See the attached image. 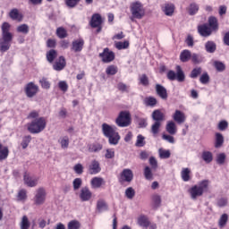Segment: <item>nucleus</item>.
Instances as JSON below:
<instances>
[{"label":"nucleus","mask_w":229,"mask_h":229,"mask_svg":"<svg viewBox=\"0 0 229 229\" xmlns=\"http://www.w3.org/2000/svg\"><path fill=\"white\" fill-rule=\"evenodd\" d=\"M12 25L8 22H4L1 26L2 38H0V52L6 53L12 47V41L13 40V34L10 32Z\"/></svg>","instance_id":"nucleus-1"},{"label":"nucleus","mask_w":229,"mask_h":229,"mask_svg":"<svg viewBox=\"0 0 229 229\" xmlns=\"http://www.w3.org/2000/svg\"><path fill=\"white\" fill-rule=\"evenodd\" d=\"M102 133L108 139V142L112 146H117V144H119L121 136L119 135V132H117V127H115V125L103 123Z\"/></svg>","instance_id":"nucleus-2"},{"label":"nucleus","mask_w":229,"mask_h":229,"mask_svg":"<svg viewBox=\"0 0 229 229\" xmlns=\"http://www.w3.org/2000/svg\"><path fill=\"white\" fill-rule=\"evenodd\" d=\"M210 185V181L203 180L198 182V184L193 185L189 189V194L191 199H198L200 198L205 192L208 191V187Z\"/></svg>","instance_id":"nucleus-3"},{"label":"nucleus","mask_w":229,"mask_h":229,"mask_svg":"<svg viewBox=\"0 0 229 229\" xmlns=\"http://www.w3.org/2000/svg\"><path fill=\"white\" fill-rule=\"evenodd\" d=\"M131 21H135V19H143L144 15H146V9L144 8V4L142 3L137 1L131 4Z\"/></svg>","instance_id":"nucleus-4"},{"label":"nucleus","mask_w":229,"mask_h":229,"mask_svg":"<svg viewBox=\"0 0 229 229\" xmlns=\"http://www.w3.org/2000/svg\"><path fill=\"white\" fill-rule=\"evenodd\" d=\"M46 118L39 117L35 119L30 123L27 124V129L30 133H40V131H44L46 130Z\"/></svg>","instance_id":"nucleus-5"},{"label":"nucleus","mask_w":229,"mask_h":229,"mask_svg":"<svg viewBox=\"0 0 229 229\" xmlns=\"http://www.w3.org/2000/svg\"><path fill=\"white\" fill-rule=\"evenodd\" d=\"M47 198V191L46 188L39 187L36 190L35 195L33 198L34 205L40 206L46 203V199Z\"/></svg>","instance_id":"nucleus-6"},{"label":"nucleus","mask_w":229,"mask_h":229,"mask_svg":"<svg viewBox=\"0 0 229 229\" xmlns=\"http://www.w3.org/2000/svg\"><path fill=\"white\" fill-rule=\"evenodd\" d=\"M117 126L120 128H126L129 124H131V116L130 112L122 111L115 121Z\"/></svg>","instance_id":"nucleus-7"},{"label":"nucleus","mask_w":229,"mask_h":229,"mask_svg":"<svg viewBox=\"0 0 229 229\" xmlns=\"http://www.w3.org/2000/svg\"><path fill=\"white\" fill-rule=\"evenodd\" d=\"M167 78H168V80H170V81H174V80H177V81H184L185 74L183 73L182 67L180 65H177L176 66V73L174 71L170 70L167 72Z\"/></svg>","instance_id":"nucleus-8"},{"label":"nucleus","mask_w":229,"mask_h":229,"mask_svg":"<svg viewBox=\"0 0 229 229\" xmlns=\"http://www.w3.org/2000/svg\"><path fill=\"white\" fill-rule=\"evenodd\" d=\"M38 92H40V88L33 81L28 82L24 86V93L30 98H35V96H37Z\"/></svg>","instance_id":"nucleus-9"},{"label":"nucleus","mask_w":229,"mask_h":229,"mask_svg":"<svg viewBox=\"0 0 229 229\" xmlns=\"http://www.w3.org/2000/svg\"><path fill=\"white\" fill-rule=\"evenodd\" d=\"M38 177L31 175L29 173H25L23 175V183L27 187H37L38 185Z\"/></svg>","instance_id":"nucleus-10"},{"label":"nucleus","mask_w":229,"mask_h":229,"mask_svg":"<svg viewBox=\"0 0 229 229\" xmlns=\"http://www.w3.org/2000/svg\"><path fill=\"white\" fill-rule=\"evenodd\" d=\"M99 56L105 64L114 62V59L115 58L114 52L110 51L108 48H105L103 53L99 54Z\"/></svg>","instance_id":"nucleus-11"},{"label":"nucleus","mask_w":229,"mask_h":229,"mask_svg":"<svg viewBox=\"0 0 229 229\" xmlns=\"http://www.w3.org/2000/svg\"><path fill=\"white\" fill-rule=\"evenodd\" d=\"M83 46H85V40L83 38H78L72 41L71 51L73 53H81L83 51Z\"/></svg>","instance_id":"nucleus-12"},{"label":"nucleus","mask_w":229,"mask_h":229,"mask_svg":"<svg viewBox=\"0 0 229 229\" xmlns=\"http://www.w3.org/2000/svg\"><path fill=\"white\" fill-rule=\"evenodd\" d=\"M79 198L81 201H90L92 199V191L89 187H83L81 189Z\"/></svg>","instance_id":"nucleus-13"},{"label":"nucleus","mask_w":229,"mask_h":229,"mask_svg":"<svg viewBox=\"0 0 229 229\" xmlns=\"http://www.w3.org/2000/svg\"><path fill=\"white\" fill-rule=\"evenodd\" d=\"M133 180V172L130 168L123 169L120 175V182L130 183Z\"/></svg>","instance_id":"nucleus-14"},{"label":"nucleus","mask_w":229,"mask_h":229,"mask_svg":"<svg viewBox=\"0 0 229 229\" xmlns=\"http://www.w3.org/2000/svg\"><path fill=\"white\" fill-rule=\"evenodd\" d=\"M91 28H99L103 24V18L101 14L95 13L92 15L91 20L89 21Z\"/></svg>","instance_id":"nucleus-15"},{"label":"nucleus","mask_w":229,"mask_h":229,"mask_svg":"<svg viewBox=\"0 0 229 229\" xmlns=\"http://www.w3.org/2000/svg\"><path fill=\"white\" fill-rule=\"evenodd\" d=\"M106 182L102 177H93L90 181V185L92 189H101Z\"/></svg>","instance_id":"nucleus-16"},{"label":"nucleus","mask_w":229,"mask_h":229,"mask_svg":"<svg viewBox=\"0 0 229 229\" xmlns=\"http://www.w3.org/2000/svg\"><path fill=\"white\" fill-rule=\"evenodd\" d=\"M173 119L178 124H182L187 119V116H185V113L175 110L174 114H173Z\"/></svg>","instance_id":"nucleus-17"},{"label":"nucleus","mask_w":229,"mask_h":229,"mask_svg":"<svg viewBox=\"0 0 229 229\" xmlns=\"http://www.w3.org/2000/svg\"><path fill=\"white\" fill-rule=\"evenodd\" d=\"M162 12H164L165 15H167V17L173 16V13H174V4L166 3L164 4L161 6Z\"/></svg>","instance_id":"nucleus-18"},{"label":"nucleus","mask_w":229,"mask_h":229,"mask_svg":"<svg viewBox=\"0 0 229 229\" xmlns=\"http://www.w3.org/2000/svg\"><path fill=\"white\" fill-rule=\"evenodd\" d=\"M198 31L201 37H210L212 35V30L210 27L208 25H200L198 28Z\"/></svg>","instance_id":"nucleus-19"},{"label":"nucleus","mask_w":229,"mask_h":229,"mask_svg":"<svg viewBox=\"0 0 229 229\" xmlns=\"http://www.w3.org/2000/svg\"><path fill=\"white\" fill-rule=\"evenodd\" d=\"M89 173L90 174H98V173H101V166L99 165V161H91V164L89 165Z\"/></svg>","instance_id":"nucleus-20"},{"label":"nucleus","mask_w":229,"mask_h":229,"mask_svg":"<svg viewBox=\"0 0 229 229\" xmlns=\"http://www.w3.org/2000/svg\"><path fill=\"white\" fill-rule=\"evenodd\" d=\"M156 92L161 99H167V89L164 88V86L160 84L156 85Z\"/></svg>","instance_id":"nucleus-21"},{"label":"nucleus","mask_w":229,"mask_h":229,"mask_svg":"<svg viewBox=\"0 0 229 229\" xmlns=\"http://www.w3.org/2000/svg\"><path fill=\"white\" fill-rule=\"evenodd\" d=\"M97 210L99 213L106 212V210H108V204H106L105 199H100L97 201Z\"/></svg>","instance_id":"nucleus-22"},{"label":"nucleus","mask_w":229,"mask_h":229,"mask_svg":"<svg viewBox=\"0 0 229 229\" xmlns=\"http://www.w3.org/2000/svg\"><path fill=\"white\" fill-rule=\"evenodd\" d=\"M192 172L190 170V168H182L181 171V178L183 182H191Z\"/></svg>","instance_id":"nucleus-23"},{"label":"nucleus","mask_w":229,"mask_h":229,"mask_svg":"<svg viewBox=\"0 0 229 229\" xmlns=\"http://www.w3.org/2000/svg\"><path fill=\"white\" fill-rule=\"evenodd\" d=\"M66 63L64 56L59 57V59L55 63L54 69L55 71H63L65 68Z\"/></svg>","instance_id":"nucleus-24"},{"label":"nucleus","mask_w":229,"mask_h":229,"mask_svg":"<svg viewBox=\"0 0 229 229\" xmlns=\"http://www.w3.org/2000/svg\"><path fill=\"white\" fill-rule=\"evenodd\" d=\"M152 199V206L154 208H158L160 205H162V196L157 193H155L151 197Z\"/></svg>","instance_id":"nucleus-25"},{"label":"nucleus","mask_w":229,"mask_h":229,"mask_svg":"<svg viewBox=\"0 0 229 229\" xmlns=\"http://www.w3.org/2000/svg\"><path fill=\"white\" fill-rule=\"evenodd\" d=\"M165 130L170 135H176V131H178L176 129V123L173 121L167 123Z\"/></svg>","instance_id":"nucleus-26"},{"label":"nucleus","mask_w":229,"mask_h":229,"mask_svg":"<svg viewBox=\"0 0 229 229\" xmlns=\"http://www.w3.org/2000/svg\"><path fill=\"white\" fill-rule=\"evenodd\" d=\"M9 16L11 17V19H13V21H18L19 22L22 21V14L19 13L18 9H13L10 12Z\"/></svg>","instance_id":"nucleus-27"},{"label":"nucleus","mask_w":229,"mask_h":229,"mask_svg":"<svg viewBox=\"0 0 229 229\" xmlns=\"http://www.w3.org/2000/svg\"><path fill=\"white\" fill-rule=\"evenodd\" d=\"M191 56H192V53H191L190 50L185 49V50H183V51L181 53V55H180V60H181V62H183V63L189 62V60L191 59Z\"/></svg>","instance_id":"nucleus-28"},{"label":"nucleus","mask_w":229,"mask_h":229,"mask_svg":"<svg viewBox=\"0 0 229 229\" xmlns=\"http://www.w3.org/2000/svg\"><path fill=\"white\" fill-rule=\"evenodd\" d=\"M30 226L31 223L30 222V219L27 216H23L20 222V229H30Z\"/></svg>","instance_id":"nucleus-29"},{"label":"nucleus","mask_w":229,"mask_h":229,"mask_svg":"<svg viewBox=\"0 0 229 229\" xmlns=\"http://www.w3.org/2000/svg\"><path fill=\"white\" fill-rule=\"evenodd\" d=\"M209 28H211L212 31H217L219 30V25L217 24V18L211 16L208 19Z\"/></svg>","instance_id":"nucleus-30"},{"label":"nucleus","mask_w":229,"mask_h":229,"mask_svg":"<svg viewBox=\"0 0 229 229\" xmlns=\"http://www.w3.org/2000/svg\"><path fill=\"white\" fill-rule=\"evenodd\" d=\"M9 153L10 150H8V147H4L0 143V161L6 160V158H8Z\"/></svg>","instance_id":"nucleus-31"},{"label":"nucleus","mask_w":229,"mask_h":229,"mask_svg":"<svg viewBox=\"0 0 229 229\" xmlns=\"http://www.w3.org/2000/svg\"><path fill=\"white\" fill-rule=\"evenodd\" d=\"M216 47H217V46L216 45V43L214 41H207L205 43V49H206L207 53H216Z\"/></svg>","instance_id":"nucleus-32"},{"label":"nucleus","mask_w":229,"mask_h":229,"mask_svg":"<svg viewBox=\"0 0 229 229\" xmlns=\"http://www.w3.org/2000/svg\"><path fill=\"white\" fill-rule=\"evenodd\" d=\"M152 119L156 121V123H160L164 121V113H162L160 110H155L152 113Z\"/></svg>","instance_id":"nucleus-33"},{"label":"nucleus","mask_w":229,"mask_h":229,"mask_svg":"<svg viewBox=\"0 0 229 229\" xmlns=\"http://www.w3.org/2000/svg\"><path fill=\"white\" fill-rule=\"evenodd\" d=\"M138 225L142 228H148V226H149V220L148 219V216H140L138 218Z\"/></svg>","instance_id":"nucleus-34"},{"label":"nucleus","mask_w":229,"mask_h":229,"mask_svg":"<svg viewBox=\"0 0 229 229\" xmlns=\"http://www.w3.org/2000/svg\"><path fill=\"white\" fill-rule=\"evenodd\" d=\"M202 160L206 162V164H210L212 160H214V156L212 155V152L210 151H203L202 152Z\"/></svg>","instance_id":"nucleus-35"},{"label":"nucleus","mask_w":229,"mask_h":229,"mask_svg":"<svg viewBox=\"0 0 229 229\" xmlns=\"http://www.w3.org/2000/svg\"><path fill=\"white\" fill-rule=\"evenodd\" d=\"M18 33H22V35H28L30 33V26L28 24H21L16 28Z\"/></svg>","instance_id":"nucleus-36"},{"label":"nucleus","mask_w":229,"mask_h":229,"mask_svg":"<svg viewBox=\"0 0 229 229\" xmlns=\"http://www.w3.org/2000/svg\"><path fill=\"white\" fill-rule=\"evenodd\" d=\"M199 11V5L196 3H192L188 7V13L190 15H196L198 12Z\"/></svg>","instance_id":"nucleus-37"},{"label":"nucleus","mask_w":229,"mask_h":229,"mask_svg":"<svg viewBox=\"0 0 229 229\" xmlns=\"http://www.w3.org/2000/svg\"><path fill=\"white\" fill-rule=\"evenodd\" d=\"M89 153H98L103 149V146L101 144H90L88 146Z\"/></svg>","instance_id":"nucleus-38"},{"label":"nucleus","mask_w":229,"mask_h":229,"mask_svg":"<svg viewBox=\"0 0 229 229\" xmlns=\"http://www.w3.org/2000/svg\"><path fill=\"white\" fill-rule=\"evenodd\" d=\"M135 146L137 148H144L146 146V138L142 134L137 136Z\"/></svg>","instance_id":"nucleus-39"},{"label":"nucleus","mask_w":229,"mask_h":229,"mask_svg":"<svg viewBox=\"0 0 229 229\" xmlns=\"http://www.w3.org/2000/svg\"><path fill=\"white\" fill-rule=\"evenodd\" d=\"M224 142H225V138L223 137V134L217 132L216 134L215 148H221Z\"/></svg>","instance_id":"nucleus-40"},{"label":"nucleus","mask_w":229,"mask_h":229,"mask_svg":"<svg viewBox=\"0 0 229 229\" xmlns=\"http://www.w3.org/2000/svg\"><path fill=\"white\" fill-rule=\"evenodd\" d=\"M157 98H153V97H147L144 99V105L146 106H155L157 105Z\"/></svg>","instance_id":"nucleus-41"},{"label":"nucleus","mask_w":229,"mask_h":229,"mask_svg":"<svg viewBox=\"0 0 229 229\" xmlns=\"http://www.w3.org/2000/svg\"><path fill=\"white\" fill-rule=\"evenodd\" d=\"M58 142L61 145L62 149H67V148H69V137H61Z\"/></svg>","instance_id":"nucleus-42"},{"label":"nucleus","mask_w":229,"mask_h":229,"mask_svg":"<svg viewBox=\"0 0 229 229\" xmlns=\"http://www.w3.org/2000/svg\"><path fill=\"white\" fill-rule=\"evenodd\" d=\"M56 56H58L56 50L52 49L47 53V62H49L50 64H53Z\"/></svg>","instance_id":"nucleus-43"},{"label":"nucleus","mask_w":229,"mask_h":229,"mask_svg":"<svg viewBox=\"0 0 229 229\" xmlns=\"http://www.w3.org/2000/svg\"><path fill=\"white\" fill-rule=\"evenodd\" d=\"M114 47H116V49H128V47H130V42L128 41H118L114 43Z\"/></svg>","instance_id":"nucleus-44"},{"label":"nucleus","mask_w":229,"mask_h":229,"mask_svg":"<svg viewBox=\"0 0 229 229\" xmlns=\"http://www.w3.org/2000/svg\"><path fill=\"white\" fill-rule=\"evenodd\" d=\"M227 223H228V215L227 214H223L220 216V219L218 220V226L220 228H225V226H226Z\"/></svg>","instance_id":"nucleus-45"},{"label":"nucleus","mask_w":229,"mask_h":229,"mask_svg":"<svg viewBox=\"0 0 229 229\" xmlns=\"http://www.w3.org/2000/svg\"><path fill=\"white\" fill-rule=\"evenodd\" d=\"M39 84L41 85V88L45 89L46 90H49V89H51V82H49V81L44 77L39 80Z\"/></svg>","instance_id":"nucleus-46"},{"label":"nucleus","mask_w":229,"mask_h":229,"mask_svg":"<svg viewBox=\"0 0 229 229\" xmlns=\"http://www.w3.org/2000/svg\"><path fill=\"white\" fill-rule=\"evenodd\" d=\"M26 198H28L26 190L22 189L18 191L17 200L18 201H26Z\"/></svg>","instance_id":"nucleus-47"},{"label":"nucleus","mask_w":229,"mask_h":229,"mask_svg":"<svg viewBox=\"0 0 229 229\" xmlns=\"http://www.w3.org/2000/svg\"><path fill=\"white\" fill-rule=\"evenodd\" d=\"M214 67L216 69V71H218V72H223V71L226 69V65H225L224 63L220 61H215Z\"/></svg>","instance_id":"nucleus-48"},{"label":"nucleus","mask_w":229,"mask_h":229,"mask_svg":"<svg viewBox=\"0 0 229 229\" xmlns=\"http://www.w3.org/2000/svg\"><path fill=\"white\" fill-rule=\"evenodd\" d=\"M81 224L78 220H72L68 223V229H80Z\"/></svg>","instance_id":"nucleus-49"},{"label":"nucleus","mask_w":229,"mask_h":229,"mask_svg":"<svg viewBox=\"0 0 229 229\" xmlns=\"http://www.w3.org/2000/svg\"><path fill=\"white\" fill-rule=\"evenodd\" d=\"M162 125V123L160 122H155L154 124L151 126V133H153V135H157L158 133V131H160V126Z\"/></svg>","instance_id":"nucleus-50"},{"label":"nucleus","mask_w":229,"mask_h":229,"mask_svg":"<svg viewBox=\"0 0 229 229\" xmlns=\"http://www.w3.org/2000/svg\"><path fill=\"white\" fill-rule=\"evenodd\" d=\"M191 60L193 64H201L203 62V56L199 54H191Z\"/></svg>","instance_id":"nucleus-51"},{"label":"nucleus","mask_w":229,"mask_h":229,"mask_svg":"<svg viewBox=\"0 0 229 229\" xmlns=\"http://www.w3.org/2000/svg\"><path fill=\"white\" fill-rule=\"evenodd\" d=\"M56 35L59 38H65V37H67V30H65L64 27H59L56 30Z\"/></svg>","instance_id":"nucleus-52"},{"label":"nucleus","mask_w":229,"mask_h":229,"mask_svg":"<svg viewBox=\"0 0 229 229\" xmlns=\"http://www.w3.org/2000/svg\"><path fill=\"white\" fill-rule=\"evenodd\" d=\"M106 74L109 76H114V74H117V66L115 65H110L106 70Z\"/></svg>","instance_id":"nucleus-53"},{"label":"nucleus","mask_w":229,"mask_h":229,"mask_svg":"<svg viewBox=\"0 0 229 229\" xmlns=\"http://www.w3.org/2000/svg\"><path fill=\"white\" fill-rule=\"evenodd\" d=\"M144 176L146 180H153V172L149 166H146L144 169Z\"/></svg>","instance_id":"nucleus-54"},{"label":"nucleus","mask_w":229,"mask_h":229,"mask_svg":"<svg viewBox=\"0 0 229 229\" xmlns=\"http://www.w3.org/2000/svg\"><path fill=\"white\" fill-rule=\"evenodd\" d=\"M125 196L128 198V199H133L135 197V190H133L131 187L127 188L125 191Z\"/></svg>","instance_id":"nucleus-55"},{"label":"nucleus","mask_w":229,"mask_h":229,"mask_svg":"<svg viewBox=\"0 0 229 229\" xmlns=\"http://www.w3.org/2000/svg\"><path fill=\"white\" fill-rule=\"evenodd\" d=\"M199 81H200V83H202V85H207V83H208V81H210V76H208V73L207 72H205L200 76Z\"/></svg>","instance_id":"nucleus-56"},{"label":"nucleus","mask_w":229,"mask_h":229,"mask_svg":"<svg viewBox=\"0 0 229 229\" xmlns=\"http://www.w3.org/2000/svg\"><path fill=\"white\" fill-rule=\"evenodd\" d=\"M160 158H169L171 157V151L159 148L158 150Z\"/></svg>","instance_id":"nucleus-57"},{"label":"nucleus","mask_w":229,"mask_h":229,"mask_svg":"<svg viewBox=\"0 0 229 229\" xmlns=\"http://www.w3.org/2000/svg\"><path fill=\"white\" fill-rule=\"evenodd\" d=\"M30 142H31V136H25L21 141L22 149H26L30 146Z\"/></svg>","instance_id":"nucleus-58"},{"label":"nucleus","mask_w":229,"mask_h":229,"mask_svg":"<svg viewBox=\"0 0 229 229\" xmlns=\"http://www.w3.org/2000/svg\"><path fill=\"white\" fill-rule=\"evenodd\" d=\"M58 87L63 92H67L69 89V85H67V82L65 81H59Z\"/></svg>","instance_id":"nucleus-59"},{"label":"nucleus","mask_w":229,"mask_h":229,"mask_svg":"<svg viewBox=\"0 0 229 229\" xmlns=\"http://www.w3.org/2000/svg\"><path fill=\"white\" fill-rule=\"evenodd\" d=\"M105 157L107 159L114 158V157H115V151L114 150V148H107L106 150Z\"/></svg>","instance_id":"nucleus-60"},{"label":"nucleus","mask_w":229,"mask_h":229,"mask_svg":"<svg viewBox=\"0 0 229 229\" xmlns=\"http://www.w3.org/2000/svg\"><path fill=\"white\" fill-rule=\"evenodd\" d=\"M78 3H80V0H65V4L68 8H74Z\"/></svg>","instance_id":"nucleus-61"},{"label":"nucleus","mask_w":229,"mask_h":229,"mask_svg":"<svg viewBox=\"0 0 229 229\" xmlns=\"http://www.w3.org/2000/svg\"><path fill=\"white\" fill-rule=\"evenodd\" d=\"M199 74H201V67H197V68H194L192 71H191V78H197L198 76H199Z\"/></svg>","instance_id":"nucleus-62"},{"label":"nucleus","mask_w":229,"mask_h":229,"mask_svg":"<svg viewBox=\"0 0 229 229\" xmlns=\"http://www.w3.org/2000/svg\"><path fill=\"white\" fill-rule=\"evenodd\" d=\"M225 160H226V155H225V153H221L216 156L217 164L223 165L225 164Z\"/></svg>","instance_id":"nucleus-63"},{"label":"nucleus","mask_w":229,"mask_h":229,"mask_svg":"<svg viewBox=\"0 0 229 229\" xmlns=\"http://www.w3.org/2000/svg\"><path fill=\"white\" fill-rule=\"evenodd\" d=\"M81 183H82L81 178L74 179V181H73L74 191H78V189H80V187H81Z\"/></svg>","instance_id":"nucleus-64"}]
</instances>
